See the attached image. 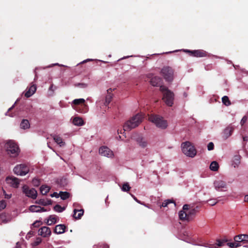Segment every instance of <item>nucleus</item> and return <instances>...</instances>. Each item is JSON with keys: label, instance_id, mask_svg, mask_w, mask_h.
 Wrapping results in <instances>:
<instances>
[{"label": "nucleus", "instance_id": "1", "mask_svg": "<svg viewBox=\"0 0 248 248\" xmlns=\"http://www.w3.org/2000/svg\"><path fill=\"white\" fill-rule=\"evenodd\" d=\"M112 92L111 89L107 90V94L101 96L99 100L97 101V107L100 108L101 109L100 113H104L106 111L107 107L111 101L112 98Z\"/></svg>", "mask_w": 248, "mask_h": 248}, {"label": "nucleus", "instance_id": "2", "mask_svg": "<svg viewBox=\"0 0 248 248\" xmlns=\"http://www.w3.org/2000/svg\"><path fill=\"white\" fill-rule=\"evenodd\" d=\"M144 118L142 114H137L133 116L130 120L127 121L124 125V130L129 131L138 126L141 123Z\"/></svg>", "mask_w": 248, "mask_h": 248}, {"label": "nucleus", "instance_id": "3", "mask_svg": "<svg viewBox=\"0 0 248 248\" xmlns=\"http://www.w3.org/2000/svg\"><path fill=\"white\" fill-rule=\"evenodd\" d=\"M160 91L163 93L162 99L168 106H172L173 104L174 94L166 86H161Z\"/></svg>", "mask_w": 248, "mask_h": 248}, {"label": "nucleus", "instance_id": "4", "mask_svg": "<svg viewBox=\"0 0 248 248\" xmlns=\"http://www.w3.org/2000/svg\"><path fill=\"white\" fill-rule=\"evenodd\" d=\"M149 120L154 123L157 127L161 129H166L168 126V122L162 117L152 114L149 116Z\"/></svg>", "mask_w": 248, "mask_h": 248}, {"label": "nucleus", "instance_id": "5", "mask_svg": "<svg viewBox=\"0 0 248 248\" xmlns=\"http://www.w3.org/2000/svg\"><path fill=\"white\" fill-rule=\"evenodd\" d=\"M183 153L186 156L194 157L197 153L194 146L189 141L184 142L181 145Z\"/></svg>", "mask_w": 248, "mask_h": 248}, {"label": "nucleus", "instance_id": "6", "mask_svg": "<svg viewBox=\"0 0 248 248\" xmlns=\"http://www.w3.org/2000/svg\"><path fill=\"white\" fill-rule=\"evenodd\" d=\"M7 154L12 157H16L18 155L19 148L16 144L12 140H9L5 144Z\"/></svg>", "mask_w": 248, "mask_h": 248}, {"label": "nucleus", "instance_id": "7", "mask_svg": "<svg viewBox=\"0 0 248 248\" xmlns=\"http://www.w3.org/2000/svg\"><path fill=\"white\" fill-rule=\"evenodd\" d=\"M189 205L185 204L183 207V209L179 211V217L181 220H189L190 216L194 213V210H190L188 208Z\"/></svg>", "mask_w": 248, "mask_h": 248}, {"label": "nucleus", "instance_id": "8", "mask_svg": "<svg viewBox=\"0 0 248 248\" xmlns=\"http://www.w3.org/2000/svg\"><path fill=\"white\" fill-rule=\"evenodd\" d=\"M14 173L20 176H24L29 172V167L23 164L17 165L13 170Z\"/></svg>", "mask_w": 248, "mask_h": 248}, {"label": "nucleus", "instance_id": "9", "mask_svg": "<svg viewBox=\"0 0 248 248\" xmlns=\"http://www.w3.org/2000/svg\"><path fill=\"white\" fill-rule=\"evenodd\" d=\"M162 76L167 81H171L173 78V70L170 67H164L161 71Z\"/></svg>", "mask_w": 248, "mask_h": 248}, {"label": "nucleus", "instance_id": "10", "mask_svg": "<svg viewBox=\"0 0 248 248\" xmlns=\"http://www.w3.org/2000/svg\"><path fill=\"white\" fill-rule=\"evenodd\" d=\"M213 185L215 189L217 191H226L227 184L226 182L221 179H217L214 181Z\"/></svg>", "mask_w": 248, "mask_h": 248}, {"label": "nucleus", "instance_id": "11", "mask_svg": "<svg viewBox=\"0 0 248 248\" xmlns=\"http://www.w3.org/2000/svg\"><path fill=\"white\" fill-rule=\"evenodd\" d=\"M23 193L28 197L35 199L37 196L36 190L33 188H30L27 186H24L22 187Z\"/></svg>", "mask_w": 248, "mask_h": 248}, {"label": "nucleus", "instance_id": "12", "mask_svg": "<svg viewBox=\"0 0 248 248\" xmlns=\"http://www.w3.org/2000/svg\"><path fill=\"white\" fill-rule=\"evenodd\" d=\"M99 153L102 155L108 157H111L113 156V153L108 147L103 146L99 149Z\"/></svg>", "mask_w": 248, "mask_h": 248}, {"label": "nucleus", "instance_id": "13", "mask_svg": "<svg viewBox=\"0 0 248 248\" xmlns=\"http://www.w3.org/2000/svg\"><path fill=\"white\" fill-rule=\"evenodd\" d=\"M137 144L141 148H146L148 145V141L145 138L142 137H139L135 139Z\"/></svg>", "mask_w": 248, "mask_h": 248}, {"label": "nucleus", "instance_id": "14", "mask_svg": "<svg viewBox=\"0 0 248 248\" xmlns=\"http://www.w3.org/2000/svg\"><path fill=\"white\" fill-rule=\"evenodd\" d=\"M38 232L39 234H40L43 237H49L51 233L50 228L46 226H44L41 227L39 230Z\"/></svg>", "mask_w": 248, "mask_h": 248}, {"label": "nucleus", "instance_id": "15", "mask_svg": "<svg viewBox=\"0 0 248 248\" xmlns=\"http://www.w3.org/2000/svg\"><path fill=\"white\" fill-rule=\"evenodd\" d=\"M7 183L14 187H17L19 184V180L14 177H8L6 179Z\"/></svg>", "mask_w": 248, "mask_h": 248}, {"label": "nucleus", "instance_id": "16", "mask_svg": "<svg viewBox=\"0 0 248 248\" xmlns=\"http://www.w3.org/2000/svg\"><path fill=\"white\" fill-rule=\"evenodd\" d=\"M234 129V126L232 125L227 126L223 131V137L225 139L228 138L232 135Z\"/></svg>", "mask_w": 248, "mask_h": 248}, {"label": "nucleus", "instance_id": "17", "mask_svg": "<svg viewBox=\"0 0 248 248\" xmlns=\"http://www.w3.org/2000/svg\"><path fill=\"white\" fill-rule=\"evenodd\" d=\"M184 51L190 52L193 54L194 56L195 57H204L206 55V52L202 50H197L194 51L184 50Z\"/></svg>", "mask_w": 248, "mask_h": 248}, {"label": "nucleus", "instance_id": "18", "mask_svg": "<svg viewBox=\"0 0 248 248\" xmlns=\"http://www.w3.org/2000/svg\"><path fill=\"white\" fill-rule=\"evenodd\" d=\"M36 86L34 84L31 85L29 89H27V91L25 93V95L26 97H30L32 96L36 92Z\"/></svg>", "mask_w": 248, "mask_h": 248}, {"label": "nucleus", "instance_id": "19", "mask_svg": "<svg viewBox=\"0 0 248 248\" xmlns=\"http://www.w3.org/2000/svg\"><path fill=\"white\" fill-rule=\"evenodd\" d=\"M29 210L31 212H43L46 211L43 207L36 205H32L29 207Z\"/></svg>", "mask_w": 248, "mask_h": 248}, {"label": "nucleus", "instance_id": "20", "mask_svg": "<svg viewBox=\"0 0 248 248\" xmlns=\"http://www.w3.org/2000/svg\"><path fill=\"white\" fill-rule=\"evenodd\" d=\"M241 156L239 155H234L232 161V165L234 168L238 167L240 164Z\"/></svg>", "mask_w": 248, "mask_h": 248}, {"label": "nucleus", "instance_id": "21", "mask_svg": "<svg viewBox=\"0 0 248 248\" xmlns=\"http://www.w3.org/2000/svg\"><path fill=\"white\" fill-rule=\"evenodd\" d=\"M54 140L60 146H63L65 145V142L63 141L62 139L60 136L57 135H54L52 136Z\"/></svg>", "mask_w": 248, "mask_h": 248}, {"label": "nucleus", "instance_id": "22", "mask_svg": "<svg viewBox=\"0 0 248 248\" xmlns=\"http://www.w3.org/2000/svg\"><path fill=\"white\" fill-rule=\"evenodd\" d=\"M11 220V217L5 213H2L0 215V221L3 223L9 222Z\"/></svg>", "mask_w": 248, "mask_h": 248}, {"label": "nucleus", "instance_id": "23", "mask_svg": "<svg viewBox=\"0 0 248 248\" xmlns=\"http://www.w3.org/2000/svg\"><path fill=\"white\" fill-rule=\"evenodd\" d=\"M234 240L235 242L248 241V235L240 234L234 237Z\"/></svg>", "mask_w": 248, "mask_h": 248}, {"label": "nucleus", "instance_id": "24", "mask_svg": "<svg viewBox=\"0 0 248 248\" xmlns=\"http://www.w3.org/2000/svg\"><path fill=\"white\" fill-rule=\"evenodd\" d=\"M65 226L64 225H58L55 228L54 232L57 234L63 233L65 232Z\"/></svg>", "mask_w": 248, "mask_h": 248}, {"label": "nucleus", "instance_id": "25", "mask_svg": "<svg viewBox=\"0 0 248 248\" xmlns=\"http://www.w3.org/2000/svg\"><path fill=\"white\" fill-rule=\"evenodd\" d=\"M161 79L157 76H154L150 80L151 84L154 86H157L160 85Z\"/></svg>", "mask_w": 248, "mask_h": 248}, {"label": "nucleus", "instance_id": "26", "mask_svg": "<svg viewBox=\"0 0 248 248\" xmlns=\"http://www.w3.org/2000/svg\"><path fill=\"white\" fill-rule=\"evenodd\" d=\"M72 123L77 126H81L84 124V122L82 119L78 117L74 118Z\"/></svg>", "mask_w": 248, "mask_h": 248}, {"label": "nucleus", "instance_id": "27", "mask_svg": "<svg viewBox=\"0 0 248 248\" xmlns=\"http://www.w3.org/2000/svg\"><path fill=\"white\" fill-rule=\"evenodd\" d=\"M74 217L76 219H79L83 216L84 210L83 209L77 210L75 209L74 210Z\"/></svg>", "mask_w": 248, "mask_h": 248}, {"label": "nucleus", "instance_id": "28", "mask_svg": "<svg viewBox=\"0 0 248 248\" xmlns=\"http://www.w3.org/2000/svg\"><path fill=\"white\" fill-rule=\"evenodd\" d=\"M225 242L220 240H217V243L215 244H209L205 247L209 248H217V247H222L224 245Z\"/></svg>", "mask_w": 248, "mask_h": 248}, {"label": "nucleus", "instance_id": "29", "mask_svg": "<svg viewBox=\"0 0 248 248\" xmlns=\"http://www.w3.org/2000/svg\"><path fill=\"white\" fill-rule=\"evenodd\" d=\"M209 168L212 171H217L218 170L219 165L217 161H213L211 163Z\"/></svg>", "mask_w": 248, "mask_h": 248}, {"label": "nucleus", "instance_id": "30", "mask_svg": "<svg viewBox=\"0 0 248 248\" xmlns=\"http://www.w3.org/2000/svg\"><path fill=\"white\" fill-rule=\"evenodd\" d=\"M58 217L55 215L50 216L49 219L47 220V224L48 225H51L57 222Z\"/></svg>", "mask_w": 248, "mask_h": 248}, {"label": "nucleus", "instance_id": "31", "mask_svg": "<svg viewBox=\"0 0 248 248\" xmlns=\"http://www.w3.org/2000/svg\"><path fill=\"white\" fill-rule=\"evenodd\" d=\"M30 123L27 120H23L20 124V127L23 129H26L30 127Z\"/></svg>", "mask_w": 248, "mask_h": 248}, {"label": "nucleus", "instance_id": "32", "mask_svg": "<svg viewBox=\"0 0 248 248\" xmlns=\"http://www.w3.org/2000/svg\"><path fill=\"white\" fill-rule=\"evenodd\" d=\"M49 186L46 185H43L40 187V192L43 195L46 194L49 191Z\"/></svg>", "mask_w": 248, "mask_h": 248}, {"label": "nucleus", "instance_id": "33", "mask_svg": "<svg viewBox=\"0 0 248 248\" xmlns=\"http://www.w3.org/2000/svg\"><path fill=\"white\" fill-rule=\"evenodd\" d=\"M79 107L80 108V110H78L79 112L84 113L88 110V107L85 103L81 105Z\"/></svg>", "mask_w": 248, "mask_h": 248}, {"label": "nucleus", "instance_id": "34", "mask_svg": "<svg viewBox=\"0 0 248 248\" xmlns=\"http://www.w3.org/2000/svg\"><path fill=\"white\" fill-rule=\"evenodd\" d=\"M59 195V197L63 200L67 199L69 197V193L67 192H60Z\"/></svg>", "mask_w": 248, "mask_h": 248}, {"label": "nucleus", "instance_id": "35", "mask_svg": "<svg viewBox=\"0 0 248 248\" xmlns=\"http://www.w3.org/2000/svg\"><path fill=\"white\" fill-rule=\"evenodd\" d=\"M85 102V99L83 98L76 99L73 101V104L76 105H82Z\"/></svg>", "mask_w": 248, "mask_h": 248}, {"label": "nucleus", "instance_id": "36", "mask_svg": "<svg viewBox=\"0 0 248 248\" xmlns=\"http://www.w3.org/2000/svg\"><path fill=\"white\" fill-rule=\"evenodd\" d=\"M57 89L56 86H54L53 84H51L48 89V94L49 96H53L55 90Z\"/></svg>", "mask_w": 248, "mask_h": 248}, {"label": "nucleus", "instance_id": "37", "mask_svg": "<svg viewBox=\"0 0 248 248\" xmlns=\"http://www.w3.org/2000/svg\"><path fill=\"white\" fill-rule=\"evenodd\" d=\"M65 208L64 207H62L60 205H56L54 207V210L57 212L61 213L63 211L65 210Z\"/></svg>", "mask_w": 248, "mask_h": 248}, {"label": "nucleus", "instance_id": "38", "mask_svg": "<svg viewBox=\"0 0 248 248\" xmlns=\"http://www.w3.org/2000/svg\"><path fill=\"white\" fill-rule=\"evenodd\" d=\"M222 103L226 106H228L231 104V102L229 99V98L227 96H224L222 98Z\"/></svg>", "mask_w": 248, "mask_h": 248}, {"label": "nucleus", "instance_id": "39", "mask_svg": "<svg viewBox=\"0 0 248 248\" xmlns=\"http://www.w3.org/2000/svg\"><path fill=\"white\" fill-rule=\"evenodd\" d=\"M35 203L44 206L49 204L48 203L46 202L44 199H40L37 200L35 202Z\"/></svg>", "mask_w": 248, "mask_h": 248}, {"label": "nucleus", "instance_id": "40", "mask_svg": "<svg viewBox=\"0 0 248 248\" xmlns=\"http://www.w3.org/2000/svg\"><path fill=\"white\" fill-rule=\"evenodd\" d=\"M130 186L127 183H124L122 186V190L123 191H128L130 189Z\"/></svg>", "mask_w": 248, "mask_h": 248}, {"label": "nucleus", "instance_id": "41", "mask_svg": "<svg viewBox=\"0 0 248 248\" xmlns=\"http://www.w3.org/2000/svg\"><path fill=\"white\" fill-rule=\"evenodd\" d=\"M207 202L210 205L213 206L218 202V200L216 199H210L207 201Z\"/></svg>", "mask_w": 248, "mask_h": 248}, {"label": "nucleus", "instance_id": "42", "mask_svg": "<svg viewBox=\"0 0 248 248\" xmlns=\"http://www.w3.org/2000/svg\"><path fill=\"white\" fill-rule=\"evenodd\" d=\"M6 206V202L4 200L0 201V211L4 209Z\"/></svg>", "mask_w": 248, "mask_h": 248}, {"label": "nucleus", "instance_id": "43", "mask_svg": "<svg viewBox=\"0 0 248 248\" xmlns=\"http://www.w3.org/2000/svg\"><path fill=\"white\" fill-rule=\"evenodd\" d=\"M247 120H248V117L247 116H244L242 118V119L240 122V124L242 127L244 126L245 124L246 123Z\"/></svg>", "mask_w": 248, "mask_h": 248}, {"label": "nucleus", "instance_id": "44", "mask_svg": "<svg viewBox=\"0 0 248 248\" xmlns=\"http://www.w3.org/2000/svg\"><path fill=\"white\" fill-rule=\"evenodd\" d=\"M172 202L170 200H167L165 201L162 204V207H166L167 205L170 203H172Z\"/></svg>", "mask_w": 248, "mask_h": 248}, {"label": "nucleus", "instance_id": "45", "mask_svg": "<svg viewBox=\"0 0 248 248\" xmlns=\"http://www.w3.org/2000/svg\"><path fill=\"white\" fill-rule=\"evenodd\" d=\"M214 147V145L213 142H210V143H209L208 144L207 148L209 151H211V150H213Z\"/></svg>", "mask_w": 248, "mask_h": 248}, {"label": "nucleus", "instance_id": "46", "mask_svg": "<svg viewBox=\"0 0 248 248\" xmlns=\"http://www.w3.org/2000/svg\"><path fill=\"white\" fill-rule=\"evenodd\" d=\"M227 245L230 248H233L238 246V244L235 243H227Z\"/></svg>", "mask_w": 248, "mask_h": 248}, {"label": "nucleus", "instance_id": "47", "mask_svg": "<svg viewBox=\"0 0 248 248\" xmlns=\"http://www.w3.org/2000/svg\"><path fill=\"white\" fill-rule=\"evenodd\" d=\"M42 241V240L40 238H38L36 239V240L34 242V246H37Z\"/></svg>", "mask_w": 248, "mask_h": 248}, {"label": "nucleus", "instance_id": "48", "mask_svg": "<svg viewBox=\"0 0 248 248\" xmlns=\"http://www.w3.org/2000/svg\"><path fill=\"white\" fill-rule=\"evenodd\" d=\"M12 197L11 194H5L4 198L7 199H10Z\"/></svg>", "mask_w": 248, "mask_h": 248}, {"label": "nucleus", "instance_id": "49", "mask_svg": "<svg viewBox=\"0 0 248 248\" xmlns=\"http://www.w3.org/2000/svg\"><path fill=\"white\" fill-rule=\"evenodd\" d=\"M51 196L52 197H56L58 198L59 197V195L57 193L54 192V193H53L51 195Z\"/></svg>", "mask_w": 248, "mask_h": 248}, {"label": "nucleus", "instance_id": "50", "mask_svg": "<svg viewBox=\"0 0 248 248\" xmlns=\"http://www.w3.org/2000/svg\"><path fill=\"white\" fill-rule=\"evenodd\" d=\"M132 196L133 197V198H134V200L136 201L137 202H138L139 203H140V204H143L142 203H141V202L139 201L134 196H133V195H132Z\"/></svg>", "mask_w": 248, "mask_h": 248}, {"label": "nucleus", "instance_id": "51", "mask_svg": "<svg viewBox=\"0 0 248 248\" xmlns=\"http://www.w3.org/2000/svg\"><path fill=\"white\" fill-rule=\"evenodd\" d=\"M100 248H109L108 245L107 244H104L103 245L100 246Z\"/></svg>", "mask_w": 248, "mask_h": 248}, {"label": "nucleus", "instance_id": "52", "mask_svg": "<svg viewBox=\"0 0 248 248\" xmlns=\"http://www.w3.org/2000/svg\"><path fill=\"white\" fill-rule=\"evenodd\" d=\"M243 140L245 141H247L248 140V136H244L243 137Z\"/></svg>", "mask_w": 248, "mask_h": 248}, {"label": "nucleus", "instance_id": "53", "mask_svg": "<svg viewBox=\"0 0 248 248\" xmlns=\"http://www.w3.org/2000/svg\"><path fill=\"white\" fill-rule=\"evenodd\" d=\"M244 201L245 202H248V195H246L245 196V198H244Z\"/></svg>", "mask_w": 248, "mask_h": 248}, {"label": "nucleus", "instance_id": "54", "mask_svg": "<svg viewBox=\"0 0 248 248\" xmlns=\"http://www.w3.org/2000/svg\"><path fill=\"white\" fill-rule=\"evenodd\" d=\"M14 106H13L12 107H11L10 108H9L8 109V111H10L11 109H12V108H13Z\"/></svg>", "mask_w": 248, "mask_h": 248}, {"label": "nucleus", "instance_id": "55", "mask_svg": "<svg viewBox=\"0 0 248 248\" xmlns=\"http://www.w3.org/2000/svg\"><path fill=\"white\" fill-rule=\"evenodd\" d=\"M92 61V59H87L85 61L87 62V61Z\"/></svg>", "mask_w": 248, "mask_h": 248}, {"label": "nucleus", "instance_id": "56", "mask_svg": "<svg viewBox=\"0 0 248 248\" xmlns=\"http://www.w3.org/2000/svg\"><path fill=\"white\" fill-rule=\"evenodd\" d=\"M47 146H48V147L49 148H50V149H51V148L49 146L48 143H47Z\"/></svg>", "mask_w": 248, "mask_h": 248}, {"label": "nucleus", "instance_id": "57", "mask_svg": "<svg viewBox=\"0 0 248 248\" xmlns=\"http://www.w3.org/2000/svg\"><path fill=\"white\" fill-rule=\"evenodd\" d=\"M77 204V203H74V206H76Z\"/></svg>", "mask_w": 248, "mask_h": 248}, {"label": "nucleus", "instance_id": "58", "mask_svg": "<svg viewBox=\"0 0 248 248\" xmlns=\"http://www.w3.org/2000/svg\"><path fill=\"white\" fill-rule=\"evenodd\" d=\"M117 132H118V134H119L120 132H119V130H118V131H117Z\"/></svg>", "mask_w": 248, "mask_h": 248}, {"label": "nucleus", "instance_id": "59", "mask_svg": "<svg viewBox=\"0 0 248 248\" xmlns=\"http://www.w3.org/2000/svg\"><path fill=\"white\" fill-rule=\"evenodd\" d=\"M8 112H7L6 113V115H8Z\"/></svg>", "mask_w": 248, "mask_h": 248}, {"label": "nucleus", "instance_id": "60", "mask_svg": "<svg viewBox=\"0 0 248 248\" xmlns=\"http://www.w3.org/2000/svg\"><path fill=\"white\" fill-rule=\"evenodd\" d=\"M146 207H149L148 206L144 205Z\"/></svg>", "mask_w": 248, "mask_h": 248}, {"label": "nucleus", "instance_id": "61", "mask_svg": "<svg viewBox=\"0 0 248 248\" xmlns=\"http://www.w3.org/2000/svg\"><path fill=\"white\" fill-rule=\"evenodd\" d=\"M58 63H55V64H54V65H58Z\"/></svg>", "mask_w": 248, "mask_h": 248}]
</instances>
